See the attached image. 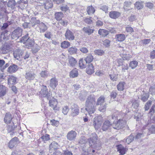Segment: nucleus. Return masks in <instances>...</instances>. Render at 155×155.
<instances>
[{"label":"nucleus","mask_w":155,"mask_h":155,"mask_svg":"<svg viewBox=\"0 0 155 155\" xmlns=\"http://www.w3.org/2000/svg\"><path fill=\"white\" fill-rule=\"evenodd\" d=\"M95 104V99L94 95L88 96L85 103L86 110L89 115L94 113L95 110L94 105Z\"/></svg>","instance_id":"1"},{"label":"nucleus","mask_w":155,"mask_h":155,"mask_svg":"<svg viewBox=\"0 0 155 155\" xmlns=\"http://www.w3.org/2000/svg\"><path fill=\"white\" fill-rule=\"evenodd\" d=\"M14 56L17 60H18L21 58H23L24 60H26L29 57V54L27 52L24 53L23 51L17 49L14 51Z\"/></svg>","instance_id":"2"},{"label":"nucleus","mask_w":155,"mask_h":155,"mask_svg":"<svg viewBox=\"0 0 155 155\" xmlns=\"http://www.w3.org/2000/svg\"><path fill=\"white\" fill-rule=\"evenodd\" d=\"M126 124L125 120L120 119L117 121H114L112 126L114 129L118 130L125 127Z\"/></svg>","instance_id":"3"},{"label":"nucleus","mask_w":155,"mask_h":155,"mask_svg":"<svg viewBox=\"0 0 155 155\" xmlns=\"http://www.w3.org/2000/svg\"><path fill=\"white\" fill-rule=\"evenodd\" d=\"M103 118L101 116L96 117L93 120V125L96 129L97 130L101 127L103 122Z\"/></svg>","instance_id":"4"},{"label":"nucleus","mask_w":155,"mask_h":155,"mask_svg":"<svg viewBox=\"0 0 155 155\" xmlns=\"http://www.w3.org/2000/svg\"><path fill=\"white\" fill-rule=\"evenodd\" d=\"M39 96L41 97H46L48 100L51 98L50 93L48 92L47 87L44 85L42 86L41 91L39 92Z\"/></svg>","instance_id":"5"},{"label":"nucleus","mask_w":155,"mask_h":155,"mask_svg":"<svg viewBox=\"0 0 155 155\" xmlns=\"http://www.w3.org/2000/svg\"><path fill=\"white\" fill-rule=\"evenodd\" d=\"M22 30L20 28H18L15 29L12 33L11 37L12 39H16L21 36Z\"/></svg>","instance_id":"6"},{"label":"nucleus","mask_w":155,"mask_h":155,"mask_svg":"<svg viewBox=\"0 0 155 155\" xmlns=\"http://www.w3.org/2000/svg\"><path fill=\"white\" fill-rule=\"evenodd\" d=\"M2 4L5 5L6 4L5 2H2L0 3V19L3 18L6 16L5 14L8 13L10 11L6 10L4 7L2 6Z\"/></svg>","instance_id":"7"},{"label":"nucleus","mask_w":155,"mask_h":155,"mask_svg":"<svg viewBox=\"0 0 155 155\" xmlns=\"http://www.w3.org/2000/svg\"><path fill=\"white\" fill-rule=\"evenodd\" d=\"M71 115L72 117H75L78 115L79 113V108L77 105L73 104L71 108Z\"/></svg>","instance_id":"8"},{"label":"nucleus","mask_w":155,"mask_h":155,"mask_svg":"<svg viewBox=\"0 0 155 155\" xmlns=\"http://www.w3.org/2000/svg\"><path fill=\"white\" fill-rule=\"evenodd\" d=\"M16 5L21 9H24L28 6V1L27 0H20L17 2Z\"/></svg>","instance_id":"9"},{"label":"nucleus","mask_w":155,"mask_h":155,"mask_svg":"<svg viewBox=\"0 0 155 155\" xmlns=\"http://www.w3.org/2000/svg\"><path fill=\"white\" fill-rule=\"evenodd\" d=\"M57 104L58 102L55 99L52 97L51 99L49 100V106L53 108L54 110H59V108L57 106Z\"/></svg>","instance_id":"10"},{"label":"nucleus","mask_w":155,"mask_h":155,"mask_svg":"<svg viewBox=\"0 0 155 155\" xmlns=\"http://www.w3.org/2000/svg\"><path fill=\"white\" fill-rule=\"evenodd\" d=\"M97 140L96 134L94 133L92 134V137L89 140V143L90 146L94 147Z\"/></svg>","instance_id":"11"},{"label":"nucleus","mask_w":155,"mask_h":155,"mask_svg":"<svg viewBox=\"0 0 155 155\" xmlns=\"http://www.w3.org/2000/svg\"><path fill=\"white\" fill-rule=\"evenodd\" d=\"M77 133L73 130H71L68 133L67 137V139L70 140H74L77 136Z\"/></svg>","instance_id":"12"},{"label":"nucleus","mask_w":155,"mask_h":155,"mask_svg":"<svg viewBox=\"0 0 155 155\" xmlns=\"http://www.w3.org/2000/svg\"><path fill=\"white\" fill-rule=\"evenodd\" d=\"M65 36L66 38L69 41L73 40L74 38L73 34L68 29L67 30L65 34Z\"/></svg>","instance_id":"13"},{"label":"nucleus","mask_w":155,"mask_h":155,"mask_svg":"<svg viewBox=\"0 0 155 155\" xmlns=\"http://www.w3.org/2000/svg\"><path fill=\"white\" fill-rule=\"evenodd\" d=\"M16 127V126L14 125V123H13L11 125L7 126L6 130L8 133H10L11 135L12 136L14 134L13 131Z\"/></svg>","instance_id":"14"},{"label":"nucleus","mask_w":155,"mask_h":155,"mask_svg":"<svg viewBox=\"0 0 155 155\" xmlns=\"http://www.w3.org/2000/svg\"><path fill=\"white\" fill-rule=\"evenodd\" d=\"M13 118V116L10 113H6L4 118V122L6 124L10 123Z\"/></svg>","instance_id":"15"},{"label":"nucleus","mask_w":155,"mask_h":155,"mask_svg":"<svg viewBox=\"0 0 155 155\" xmlns=\"http://www.w3.org/2000/svg\"><path fill=\"white\" fill-rule=\"evenodd\" d=\"M9 34L7 30L2 32L0 36V41H1L3 40H7L8 39Z\"/></svg>","instance_id":"16"},{"label":"nucleus","mask_w":155,"mask_h":155,"mask_svg":"<svg viewBox=\"0 0 155 155\" xmlns=\"http://www.w3.org/2000/svg\"><path fill=\"white\" fill-rule=\"evenodd\" d=\"M8 91L7 88L3 85L0 84V97L5 96Z\"/></svg>","instance_id":"17"},{"label":"nucleus","mask_w":155,"mask_h":155,"mask_svg":"<svg viewBox=\"0 0 155 155\" xmlns=\"http://www.w3.org/2000/svg\"><path fill=\"white\" fill-rule=\"evenodd\" d=\"M18 141V138L15 137L12 138L9 142L8 146L10 148H12L15 146Z\"/></svg>","instance_id":"18"},{"label":"nucleus","mask_w":155,"mask_h":155,"mask_svg":"<svg viewBox=\"0 0 155 155\" xmlns=\"http://www.w3.org/2000/svg\"><path fill=\"white\" fill-rule=\"evenodd\" d=\"M86 73L89 74H91L94 72V68L93 64L88 65L86 69Z\"/></svg>","instance_id":"19"},{"label":"nucleus","mask_w":155,"mask_h":155,"mask_svg":"<svg viewBox=\"0 0 155 155\" xmlns=\"http://www.w3.org/2000/svg\"><path fill=\"white\" fill-rule=\"evenodd\" d=\"M121 13L117 11H112L110 12L109 16L112 18L116 19L119 17Z\"/></svg>","instance_id":"20"},{"label":"nucleus","mask_w":155,"mask_h":155,"mask_svg":"<svg viewBox=\"0 0 155 155\" xmlns=\"http://www.w3.org/2000/svg\"><path fill=\"white\" fill-rule=\"evenodd\" d=\"M58 85V81L55 78H53L51 79L49 85L51 87L54 89Z\"/></svg>","instance_id":"21"},{"label":"nucleus","mask_w":155,"mask_h":155,"mask_svg":"<svg viewBox=\"0 0 155 155\" xmlns=\"http://www.w3.org/2000/svg\"><path fill=\"white\" fill-rule=\"evenodd\" d=\"M8 84L9 86L15 84L16 83V78L13 76H11L8 79Z\"/></svg>","instance_id":"22"},{"label":"nucleus","mask_w":155,"mask_h":155,"mask_svg":"<svg viewBox=\"0 0 155 155\" xmlns=\"http://www.w3.org/2000/svg\"><path fill=\"white\" fill-rule=\"evenodd\" d=\"M117 151L119 152L121 155H123L127 151V149L121 144L117 146Z\"/></svg>","instance_id":"23"},{"label":"nucleus","mask_w":155,"mask_h":155,"mask_svg":"<svg viewBox=\"0 0 155 155\" xmlns=\"http://www.w3.org/2000/svg\"><path fill=\"white\" fill-rule=\"evenodd\" d=\"M18 69V66L14 64L10 65L8 68L7 71L10 73L15 72Z\"/></svg>","instance_id":"24"},{"label":"nucleus","mask_w":155,"mask_h":155,"mask_svg":"<svg viewBox=\"0 0 155 155\" xmlns=\"http://www.w3.org/2000/svg\"><path fill=\"white\" fill-rule=\"evenodd\" d=\"M82 30L84 33L88 35L92 34L94 31V29L91 28L89 26L84 27L82 29Z\"/></svg>","instance_id":"25"},{"label":"nucleus","mask_w":155,"mask_h":155,"mask_svg":"<svg viewBox=\"0 0 155 155\" xmlns=\"http://www.w3.org/2000/svg\"><path fill=\"white\" fill-rule=\"evenodd\" d=\"M68 51L70 54L73 55L77 53L78 49L75 46L71 47L68 48Z\"/></svg>","instance_id":"26"},{"label":"nucleus","mask_w":155,"mask_h":155,"mask_svg":"<svg viewBox=\"0 0 155 155\" xmlns=\"http://www.w3.org/2000/svg\"><path fill=\"white\" fill-rule=\"evenodd\" d=\"M78 75V69L75 68L71 71L69 74L70 78H74L77 77Z\"/></svg>","instance_id":"27"},{"label":"nucleus","mask_w":155,"mask_h":155,"mask_svg":"<svg viewBox=\"0 0 155 155\" xmlns=\"http://www.w3.org/2000/svg\"><path fill=\"white\" fill-rule=\"evenodd\" d=\"M1 50L2 53V54H5L10 51V48L8 45H4L1 48Z\"/></svg>","instance_id":"28"},{"label":"nucleus","mask_w":155,"mask_h":155,"mask_svg":"<svg viewBox=\"0 0 155 155\" xmlns=\"http://www.w3.org/2000/svg\"><path fill=\"white\" fill-rule=\"evenodd\" d=\"M16 2L14 0H9L8 3V7L12 10L15 8Z\"/></svg>","instance_id":"29"},{"label":"nucleus","mask_w":155,"mask_h":155,"mask_svg":"<svg viewBox=\"0 0 155 155\" xmlns=\"http://www.w3.org/2000/svg\"><path fill=\"white\" fill-rule=\"evenodd\" d=\"M94 59V57L91 54H88L85 58L84 60L86 63H90L92 62Z\"/></svg>","instance_id":"30"},{"label":"nucleus","mask_w":155,"mask_h":155,"mask_svg":"<svg viewBox=\"0 0 155 155\" xmlns=\"http://www.w3.org/2000/svg\"><path fill=\"white\" fill-rule=\"evenodd\" d=\"M121 56L124 60H129L132 58V56L129 54H127L126 51L124 52L121 54H120Z\"/></svg>","instance_id":"31"},{"label":"nucleus","mask_w":155,"mask_h":155,"mask_svg":"<svg viewBox=\"0 0 155 155\" xmlns=\"http://www.w3.org/2000/svg\"><path fill=\"white\" fill-rule=\"evenodd\" d=\"M111 124L110 122L108 120H105L104 123L102 126V130L104 131L107 130L110 127Z\"/></svg>","instance_id":"32"},{"label":"nucleus","mask_w":155,"mask_h":155,"mask_svg":"<svg viewBox=\"0 0 155 155\" xmlns=\"http://www.w3.org/2000/svg\"><path fill=\"white\" fill-rule=\"evenodd\" d=\"M35 75L34 73L29 72L26 73L25 78L27 79L33 80L35 78Z\"/></svg>","instance_id":"33"},{"label":"nucleus","mask_w":155,"mask_h":155,"mask_svg":"<svg viewBox=\"0 0 155 155\" xmlns=\"http://www.w3.org/2000/svg\"><path fill=\"white\" fill-rule=\"evenodd\" d=\"M68 60L69 64L71 66H74L77 62L76 60L72 57H69L68 58Z\"/></svg>","instance_id":"34"},{"label":"nucleus","mask_w":155,"mask_h":155,"mask_svg":"<svg viewBox=\"0 0 155 155\" xmlns=\"http://www.w3.org/2000/svg\"><path fill=\"white\" fill-rule=\"evenodd\" d=\"M34 42V41L32 39H28L25 44V47L27 48H31L33 45Z\"/></svg>","instance_id":"35"},{"label":"nucleus","mask_w":155,"mask_h":155,"mask_svg":"<svg viewBox=\"0 0 155 155\" xmlns=\"http://www.w3.org/2000/svg\"><path fill=\"white\" fill-rule=\"evenodd\" d=\"M94 52L95 54L99 56H103L105 54V51L101 49H96Z\"/></svg>","instance_id":"36"},{"label":"nucleus","mask_w":155,"mask_h":155,"mask_svg":"<svg viewBox=\"0 0 155 155\" xmlns=\"http://www.w3.org/2000/svg\"><path fill=\"white\" fill-rule=\"evenodd\" d=\"M41 32H44L47 29V26L43 22L40 23L39 25Z\"/></svg>","instance_id":"37"},{"label":"nucleus","mask_w":155,"mask_h":155,"mask_svg":"<svg viewBox=\"0 0 155 155\" xmlns=\"http://www.w3.org/2000/svg\"><path fill=\"white\" fill-rule=\"evenodd\" d=\"M45 9H49L52 7L53 4L51 1H48L45 3L43 5Z\"/></svg>","instance_id":"38"},{"label":"nucleus","mask_w":155,"mask_h":155,"mask_svg":"<svg viewBox=\"0 0 155 155\" xmlns=\"http://www.w3.org/2000/svg\"><path fill=\"white\" fill-rule=\"evenodd\" d=\"M125 85V82L123 81L120 82L117 86V87L118 90L120 91H123L124 89V87Z\"/></svg>","instance_id":"39"},{"label":"nucleus","mask_w":155,"mask_h":155,"mask_svg":"<svg viewBox=\"0 0 155 155\" xmlns=\"http://www.w3.org/2000/svg\"><path fill=\"white\" fill-rule=\"evenodd\" d=\"M58 143L55 142H52L50 145V149L51 152L52 151L51 150H55L58 147Z\"/></svg>","instance_id":"40"},{"label":"nucleus","mask_w":155,"mask_h":155,"mask_svg":"<svg viewBox=\"0 0 155 155\" xmlns=\"http://www.w3.org/2000/svg\"><path fill=\"white\" fill-rule=\"evenodd\" d=\"M98 33L103 36H106L109 34L108 31L104 29H100L98 31Z\"/></svg>","instance_id":"41"},{"label":"nucleus","mask_w":155,"mask_h":155,"mask_svg":"<svg viewBox=\"0 0 155 155\" xmlns=\"http://www.w3.org/2000/svg\"><path fill=\"white\" fill-rule=\"evenodd\" d=\"M151 104H152L153 105L149 113V116H150V115L151 116L153 115L155 112L154 108L155 107V100H153L152 101H151Z\"/></svg>","instance_id":"42"},{"label":"nucleus","mask_w":155,"mask_h":155,"mask_svg":"<svg viewBox=\"0 0 155 155\" xmlns=\"http://www.w3.org/2000/svg\"><path fill=\"white\" fill-rule=\"evenodd\" d=\"M138 64V63L137 61L133 60L130 61L129 64V66L132 69H134L137 67Z\"/></svg>","instance_id":"43"},{"label":"nucleus","mask_w":155,"mask_h":155,"mask_svg":"<svg viewBox=\"0 0 155 155\" xmlns=\"http://www.w3.org/2000/svg\"><path fill=\"white\" fill-rule=\"evenodd\" d=\"M134 139V137L132 135H130L128 137L125 139L123 141L129 144L130 143L132 142Z\"/></svg>","instance_id":"44"},{"label":"nucleus","mask_w":155,"mask_h":155,"mask_svg":"<svg viewBox=\"0 0 155 155\" xmlns=\"http://www.w3.org/2000/svg\"><path fill=\"white\" fill-rule=\"evenodd\" d=\"M87 11L89 15H91L94 13L95 11L94 8L92 6H89L87 7Z\"/></svg>","instance_id":"45"},{"label":"nucleus","mask_w":155,"mask_h":155,"mask_svg":"<svg viewBox=\"0 0 155 155\" xmlns=\"http://www.w3.org/2000/svg\"><path fill=\"white\" fill-rule=\"evenodd\" d=\"M117 40L119 41H124L125 38V36L123 34H120L116 35Z\"/></svg>","instance_id":"46"},{"label":"nucleus","mask_w":155,"mask_h":155,"mask_svg":"<svg viewBox=\"0 0 155 155\" xmlns=\"http://www.w3.org/2000/svg\"><path fill=\"white\" fill-rule=\"evenodd\" d=\"M135 8L137 9H140L143 8V5L142 2H136L134 4Z\"/></svg>","instance_id":"47"},{"label":"nucleus","mask_w":155,"mask_h":155,"mask_svg":"<svg viewBox=\"0 0 155 155\" xmlns=\"http://www.w3.org/2000/svg\"><path fill=\"white\" fill-rule=\"evenodd\" d=\"M110 79L113 81H116L118 78V74L117 73L113 72L109 74Z\"/></svg>","instance_id":"48"},{"label":"nucleus","mask_w":155,"mask_h":155,"mask_svg":"<svg viewBox=\"0 0 155 155\" xmlns=\"http://www.w3.org/2000/svg\"><path fill=\"white\" fill-rule=\"evenodd\" d=\"M131 4V3L130 2L126 1L124 3V8L125 11H127L130 9V6Z\"/></svg>","instance_id":"49"},{"label":"nucleus","mask_w":155,"mask_h":155,"mask_svg":"<svg viewBox=\"0 0 155 155\" xmlns=\"http://www.w3.org/2000/svg\"><path fill=\"white\" fill-rule=\"evenodd\" d=\"M88 94V93L87 92L85 91H84L82 92L80 94L79 96V98L80 99L81 101L84 100Z\"/></svg>","instance_id":"50"},{"label":"nucleus","mask_w":155,"mask_h":155,"mask_svg":"<svg viewBox=\"0 0 155 155\" xmlns=\"http://www.w3.org/2000/svg\"><path fill=\"white\" fill-rule=\"evenodd\" d=\"M31 24L32 26H34L36 25L40 24V21L38 20H37L35 17H32L31 20Z\"/></svg>","instance_id":"51"},{"label":"nucleus","mask_w":155,"mask_h":155,"mask_svg":"<svg viewBox=\"0 0 155 155\" xmlns=\"http://www.w3.org/2000/svg\"><path fill=\"white\" fill-rule=\"evenodd\" d=\"M55 18L57 20L59 21L63 17V14L60 12H57L55 14Z\"/></svg>","instance_id":"52"},{"label":"nucleus","mask_w":155,"mask_h":155,"mask_svg":"<svg viewBox=\"0 0 155 155\" xmlns=\"http://www.w3.org/2000/svg\"><path fill=\"white\" fill-rule=\"evenodd\" d=\"M70 45V43L66 41H64L61 44V47L63 48H66L69 47Z\"/></svg>","instance_id":"53"},{"label":"nucleus","mask_w":155,"mask_h":155,"mask_svg":"<svg viewBox=\"0 0 155 155\" xmlns=\"http://www.w3.org/2000/svg\"><path fill=\"white\" fill-rule=\"evenodd\" d=\"M104 97L103 96H101L98 99L96 103V105H101L104 102Z\"/></svg>","instance_id":"54"},{"label":"nucleus","mask_w":155,"mask_h":155,"mask_svg":"<svg viewBox=\"0 0 155 155\" xmlns=\"http://www.w3.org/2000/svg\"><path fill=\"white\" fill-rule=\"evenodd\" d=\"M132 107L134 109H137L139 105V102L137 100H133L132 101Z\"/></svg>","instance_id":"55"},{"label":"nucleus","mask_w":155,"mask_h":155,"mask_svg":"<svg viewBox=\"0 0 155 155\" xmlns=\"http://www.w3.org/2000/svg\"><path fill=\"white\" fill-rule=\"evenodd\" d=\"M49 75L48 71H43L40 73V75L42 78H46Z\"/></svg>","instance_id":"56"},{"label":"nucleus","mask_w":155,"mask_h":155,"mask_svg":"<svg viewBox=\"0 0 155 155\" xmlns=\"http://www.w3.org/2000/svg\"><path fill=\"white\" fill-rule=\"evenodd\" d=\"M149 92L152 95H155V85H153L150 87Z\"/></svg>","instance_id":"57"},{"label":"nucleus","mask_w":155,"mask_h":155,"mask_svg":"<svg viewBox=\"0 0 155 155\" xmlns=\"http://www.w3.org/2000/svg\"><path fill=\"white\" fill-rule=\"evenodd\" d=\"M51 124L54 126L58 127L60 123L58 121L54 119L51 120L50 121Z\"/></svg>","instance_id":"58"},{"label":"nucleus","mask_w":155,"mask_h":155,"mask_svg":"<svg viewBox=\"0 0 155 155\" xmlns=\"http://www.w3.org/2000/svg\"><path fill=\"white\" fill-rule=\"evenodd\" d=\"M28 37V34H26L25 36L22 38L20 41L21 43H23L24 44L25 43V42L27 41L28 39H30Z\"/></svg>","instance_id":"59"},{"label":"nucleus","mask_w":155,"mask_h":155,"mask_svg":"<svg viewBox=\"0 0 155 155\" xmlns=\"http://www.w3.org/2000/svg\"><path fill=\"white\" fill-rule=\"evenodd\" d=\"M79 67L81 69L84 68H86V65L84 63L82 59H81L79 61Z\"/></svg>","instance_id":"60"},{"label":"nucleus","mask_w":155,"mask_h":155,"mask_svg":"<svg viewBox=\"0 0 155 155\" xmlns=\"http://www.w3.org/2000/svg\"><path fill=\"white\" fill-rule=\"evenodd\" d=\"M149 97V94L147 93H145L142 95L141 100L143 102L146 101Z\"/></svg>","instance_id":"61"},{"label":"nucleus","mask_w":155,"mask_h":155,"mask_svg":"<svg viewBox=\"0 0 155 155\" xmlns=\"http://www.w3.org/2000/svg\"><path fill=\"white\" fill-rule=\"evenodd\" d=\"M69 111L68 106H64L63 107L62 112L64 115H67Z\"/></svg>","instance_id":"62"},{"label":"nucleus","mask_w":155,"mask_h":155,"mask_svg":"<svg viewBox=\"0 0 155 155\" xmlns=\"http://www.w3.org/2000/svg\"><path fill=\"white\" fill-rule=\"evenodd\" d=\"M114 62H115V63L116 64L117 66H120V65H122L123 61L122 59L118 58Z\"/></svg>","instance_id":"63"},{"label":"nucleus","mask_w":155,"mask_h":155,"mask_svg":"<svg viewBox=\"0 0 155 155\" xmlns=\"http://www.w3.org/2000/svg\"><path fill=\"white\" fill-rule=\"evenodd\" d=\"M61 9L62 11L65 12L68 11H69V8L67 5H62L61 7Z\"/></svg>","instance_id":"64"}]
</instances>
